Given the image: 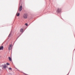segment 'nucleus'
I'll return each instance as SVG.
<instances>
[{"label":"nucleus","mask_w":75,"mask_h":75,"mask_svg":"<svg viewBox=\"0 0 75 75\" xmlns=\"http://www.w3.org/2000/svg\"><path fill=\"white\" fill-rule=\"evenodd\" d=\"M20 32H21V33H23V29H21L20 30Z\"/></svg>","instance_id":"6"},{"label":"nucleus","mask_w":75,"mask_h":75,"mask_svg":"<svg viewBox=\"0 0 75 75\" xmlns=\"http://www.w3.org/2000/svg\"><path fill=\"white\" fill-rule=\"evenodd\" d=\"M25 25H26V26H27L28 25V24L27 23H25Z\"/></svg>","instance_id":"12"},{"label":"nucleus","mask_w":75,"mask_h":75,"mask_svg":"<svg viewBox=\"0 0 75 75\" xmlns=\"http://www.w3.org/2000/svg\"><path fill=\"white\" fill-rule=\"evenodd\" d=\"M8 69H9V70H10V71H12V68H8Z\"/></svg>","instance_id":"10"},{"label":"nucleus","mask_w":75,"mask_h":75,"mask_svg":"<svg viewBox=\"0 0 75 75\" xmlns=\"http://www.w3.org/2000/svg\"><path fill=\"white\" fill-rule=\"evenodd\" d=\"M11 49H12V45H9V47H8V50H11Z\"/></svg>","instance_id":"3"},{"label":"nucleus","mask_w":75,"mask_h":75,"mask_svg":"<svg viewBox=\"0 0 75 75\" xmlns=\"http://www.w3.org/2000/svg\"><path fill=\"white\" fill-rule=\"evenodd\" d=\"M3 50V46H1L0 47V50Z\"/></svg>","instance_id":"5"},{"label":"nucleus","mask_w":75,"mask_h":75,"mask_svg":"<svg viewBox=\"0 0 75 75\" xmlns=\"http://www.w3.org/2000/svg\"><path fill=\"white\" fill-rule=\"evenodd\" d=\"M57 12L58 13H60L61 12V8H58L57 10Z\"/></svg>","instance_id":"2"},{"label":"nucleus","mask_w":75,"mask_h":75,"mask_svg":"<svg viewBox=\"0 0 75 75\" xmlns=\"http://www.w3.org/2000/svg\"><path fill=\"white\" fill-rule=\"evenodd\" d=\"M20 2H21V0L20 1V3H19V5H20V3H20Z\"/></svg>","instance_id":"14"},{"label":"nucleus","mask_w":75,"mask_h":75,"mask_svg":"<svg viewBox=\"0 0 75 75\" xmlns=\"http://www.w3.org/2000/svg\"><path fill=\"white\" fill-rule=\"evenodd\" d=\"M16 15L18 16H20V13H16Z\"/></svg>","instance_id":"8"},{"label":"nucleus","mask_w":75,"mask_h":75,"mask_svg":"<svg viewBox=\"0 0 75 75\" xmlns=\"http://www.w3.org/2000/svg\"><path fill=\"white\" fill-rule=\"evenodd\" d=\"M8 59H9V60L10 61H11V57H8Z\"/></svg>","instance_id":"9"},{"label":"nucleus","mask_w":75,"mask_h":75,"mask_svg":"<svg viewBox=\"0 0 75 75\" xmlns=\"http://www.w3.org/2000/svg\"><path fill=\"white\" fill-rule=\"evenodd\" d=\"M11 33H10L9 35H8V37H11Z\"/></svg>","instance_id":"11"},{"label":"nucleus","mask_w":75,"mask_h":75,"mask_svg":"<svg viewBox=\"0 0 75 75\" xmlns=\"http://www.w3.org/2000/svg\"><path fill=\"white\" fill-rule=\"evenodd\" d=\"M7 65H10V64L8 63H6Z\"/></svg>","instance_id":"13"},{"label":"nucleus","mask_w":75,"mask_h":75,"mask_svg":"<svg viewBox=\"0 0 75 75\" xmlns=\"http://www.w3.org/2000/svg\"><path fill=\"white\" fill-rule=\"evenodd\" d=\"M7 66H6V65L5 64L4 65V68H6Z\"/></svg>","instance_id":"7"},{"label":"nucleus","mask_w":75,"mask_h":75,"mask_svg":"<svg viewBox=\"0 0 75 75\" xmlns=\"http://www.w3.org/2000/svg\"><path fill=\"white\" fill-rule=\"evenodd\" d=\"M19 11H21V10H22V6H21L19 7Z\"/></svg>","instance_id":"4"},{"label":"nucleus","mask_w":75,"mask_h":75,"mask_svg":"<svg viewBox=\"0 0 75 75\" xmlns=\"http://www.w3.org/2000/svg\"><path fill=\"white\" fill-rule=\"evenodd\" d=\"M23 17L24 18H27V17H28V15L26 13L25 14H24Z\"/></svg>","instance_id":"1"}]
</instances>
